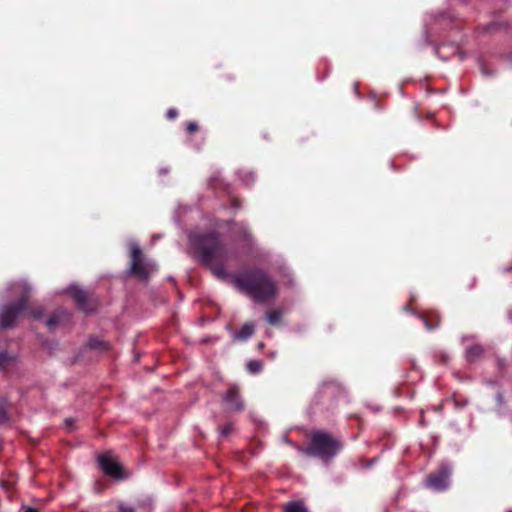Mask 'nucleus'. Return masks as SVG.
Here are the masks:
<instances>
[{
	"label": "nucleus",
	"instance_id": "nucleus-1",
	"mask_svg": "<svg viewBox=\"0 0 512 512\" xmlns=\"http://www.w3.org/2000/svg\"><path fill=\"white\" fill-rule=\"evenodd\" d=\"M188 239L198 260L210 268L217 278L226 279L228 274L225 264L230 259L236 258V255L221 241L219 233L216 231L191 232Z\"/></svg>",
	"mask_w": 512,
	"mask_h": 512
},
{
	"label": "nucleus",
	"instance_id": "nucleus-2",
	"mask_svg": "<svg viewBox=\"0 0 512 512\" xmlns=\"http://www.w3.org/2000/svg\"><path fill=\"white\" fill-rule=\"evenodd\" d=\"M232 279L241 292L257 303L270 301L278 294L276 281L260 268L246 270L234 275Z\"/></svg>",
	"mask_w": 512,
	"mask_h": 512
},
{
	"label": "nucleus",
	"instance_id": "nucleus-3",
	"mask_svg": "<svg viewBox=\"0 0 512 512\" xmlns=\"http://www.w3.org/2000/svg\"><path fill=\"white\" fill-rule=\"evenodd\" d=\"M16 288L21 292L20 299L15 303H9L0 308V327L3 329L12 328L18 317L28 308L31 287L25 281L11 283L8 286L9 291H13Z\"/></svg>",
	"mask_w": 512,
	"mask_h": 512
},
{
	"label": "nucleus",
	"instance_id": "nucleus-4",
	"mask_svg": "<svg viewBox=\"0 0 512 512\" xmlns=\"http://www.w3.org/2000/svg\"><path fill=\"white\" fill-rule=\"evenodd\" d=\"M300 453L319 457L323 460L333 458L341 449V443L324 431H317L311 436V444L307 447L294 446Z\"/></svg>",
	"mask_w": 512,
	"mask_h": 512
},
{
	"label": "nucleus",
	"instance_id": "nucleus-5",
	"mask_svg": "<svg viewBox=\"0 0 512 512\" xmlns=\"http://www.w3.org/2000/svg\"><path fill=\"white\" fill-rule=\"evenodd\" d=\"M131 264L129 273L142 280H148L150 275L157 271V264L143 256L140 246L137 242H130Z\"/></svg>",
	"mask_w": 512,
	"mask_h": 512
},
{
	"label": "nucleus",
	"instance_id": "nucleus-6",
	"mask_svg": "<svg viewBox=\"0 0 512 512\" xmlns=\"http://www.w3.org/2000/svg\"><path fill=\"white\" fill-rule=\"evenodd\" d=\"M452 468L449 463H442L438 470L430 473L425 480V486L435 492L445 491L450 486Z\"/></svg>",
	"mask_w": 512,
	"mask_h": 512
},
{
	"label": "nucleus",
	"instance_id": "nucleus-7",
	"mask_svg": "<svg viewBox=\"0 0 512 512\" xmlns=\"http://www.w3.org/2000/svg\"><path fill=\"white\" fill-rule=\"evenodd\" d=\"M338 392L339 387L334 381H325L320 385L314 397V404L321 405L328 410L333 407Z\"/></svg>",
	"mask_w": 512,
	"mask_h": 512
},
{
	"label": "nucleus",
	"instance_id": "nucleus-8",
	"mask_svg": "<svg viewBox=\"0 0 512 512\" xmlns=\"http://www.w3.org/2000/svg\"><path fill=\"white\" fill-rule=\"evenodd\" d=\"M222 402L225 410L230 413L241 412L244 410V401L239 393L237 385L231 386L222 396Z\"/></svg>",
	"mask_w": 512,
	"mask_h": 512
},
{
	"label": "nucleus",
	"instance_id": "nucleus-9",
	"mask_svg": "<svg viewBox=\"0 0 512 512\" xmlns=\"http://www.w3.org/2000/svg\"><path fill=\"white\" fill-rule=\"evenodd\" d=\"M98 463L103 472L110 477L118 480H123L127 477L121 465L108 454L100 455Z\"/></svg>",
	"mask_w": 512,
	"mask_h": 512
},
{
	"label": "nucleus",
	"instance_id": "nucleus-10",
	"mask_svg": "<svg viewBox=\"0 0 512 512\" xmlns=\"http://www.w3.org/2000/svg\"><path fill=\"white\" fill-rule=\"evenodd\" d=\"M66 292L72 295L81 310L85 311L86 313L91 312V310L86 307L87 294L84 290H82L79 286L72 284L66 289Z\"/></svg>",
	"mask_w": 512,
	"mask_h": 512
},
{
	"label": "nucleus",
	"instance_id": "nucleus-11",
	"mask_svg": "<svg viewBox=\"0 0 512 512\" xmlns=\"http://www.w3.org/2000/svg\"><path fill=\"white\" fill-rule=\"evenodd\" d=\"M234 341H247L255 332V325L251 322L245 323L239 330H231Z\"/></svg>",
	"mask_w": 512,
	"mask_h": 512
},
{
	"label": "nucleus",
	"instance_id": "nucleus-12",
	"mask_svg": "<svg viewBox=\"0 0 512 512\" xmlns=\"http://www.w3.org/2000/svg\"><path fill=\"white\" fill-rule=\"evenodd\" d=\"M237 234L236 242H241L249 250L253 244V238L247 225L244 223L239 224Z\"/></svg>",
	"mask_w": 512,
	"mask_h": 512
},
{
	"label": "nucleus",
	"instance_id": "nucleus-13",
	"mask_svg": "<svg viewBox=\"0 0 512 512\" xmlns=\"http://www.w3.org/2000/svg\"><path fill=\"white\" fill-rule=\"evenodd\" d=\"M66 318H68V313L65 310H57L47 319L46 325L49 329H52Z\"/></svg>",
	"mask_w": 512,
	"mask_h": 512
},
{
	"label": "nucleus",
	"instance_id": "nucleus-14",
	"mask_svg": "<svg viewBox=\"0 0 512 512\" xmlns=\"http://www.w3.org/2000/svg\"><path fill=\"white\" fill-rule=\"evenodd\" d=\"M446 48H449L453 51V53H457V55L459 56L460 60L463 61L465 58H466V54L463 52V51H460L458 50L457 48H455L454 46H449V45H441L439 46L438 48H436V53L438 55V57L443 60V61H447L449 60L450 56L447 55V54H444L443 53V50L446 49Z\"/></svg>",
	"mask_w": 512,
	"mask_h": 512
},
{
	"label": "nucleus",
	"instance_id": "nucleus-15",
	"mask_svg": "<svg viewBox=\"0 0 512 512\" xmlns=\"http://www.w3.org/2000/svg\"><path fill=\"white\" fill-rule=\"evenodd\" d=\"M285 512H308L305 504L301 500H294L291 502H288L285 505Z\"/></svg>",
	"mask_w": 512,
	"mask_h": 512
},
{
	"label": "nucleus",
	"instance_id": "nucleus-16",
	"mask_svg": "<svg viewBox=\"0 0 512 512\" xmlns=\"http://www.w3.org/2000/svg\"><path fill=\"white\" fill-rule=\"evenodd\" d=\"M9 402L7 398H3L0 402V426L7 424L9 422Z\"/></svg>",
	"mask_w": 512,
	"mask_h": 512
},
{
	"label": "nucleus",
	"instance_id": "nucleus-17",
	"mask_svg": "<svg viewBox=\"0 0 512 512\" xmlns=\"http://www.w3.org/2000/svg\"><path fill=\"white\" fill-rule=\"evenodd\" d=\"M87 347L94 350H107L108 343L98 337H91L87 342Z\"/></svg>",
	"mask_w": 512,
	"mask_h": 512
},
{
	"label": "nucleus",
	"instance_id": "nucleus-18",
	"mask_svg": "<svg viewBox=\"0 0 512 512\" xmlns=\"http://www.w3.org/2000/svg\"><path fill=\"white\" fill-rule=\"evenodd\" d=\"M239 178L245 183L246 185H250L255 182L256 176L254 172L248 171V170H239L237 172Z\"/></svg>",
	"mask_w": 512,
	"mask_h": 512
},
{
	"label": "nucleus",
	"instance_id": "nucleus-19",
	"mask_svg": "<svg viewBox=\"0 0 512 512\" xmlns=\"http://www.w3.org/2000/svg\"><path fill=\"white\" fill-rule=\"evenodd\" d=\"M483 352V349L480 345H472L466 349V357L468 360L472 361L479 357Z\"/></svg>",
	"mask_w": 512,
	"mask_h": 512
},
{
	"label": "nucleus",
	"instance_id": "nucleus-20",
	"mask_svg": "<svg viewBox=\"0 0 512 512\" xmlns=\"http://www.w3.org/2000/svg\"><path fill=\"white\" fill-rule=\"evenodd\" d=\"M281 316H282V311L281 310H273L271 312H269L267 314V321L271 324V325H277L280 323V320H281Z\"/></svg>",
	"mask_w": 512,
	"mask_h": 512
},
{
	"label": "nucleus",
	"instance_id": "nucleus-21",
	"mask_svg": "<svg viewBox=\"0 0 512 512\" xmlns=\"http://www.w3.org/2000/svg\"><path fill=\"white\" fill-rule=\"evenodd\" d=\"M247 370L252 374L259 373L262 370V362L259 360L249 361L247 363Z\"/></svg>",
	"mask_w": 512,
	"mask_h": 512
},
{
	"label": "nucleus",
	"instance_id": "nucleus-22",
	"mask_svg": "<svg viewBox=\"0 0 512 512\" xmlns=\"http://www.w3.org/2000/svg\"><path fill=\"white\" fill-rule=\"evenodd\" d=\"M233 430H234V425L231 422L226 423L223 426H220L219 427L220 437H222V438L228 437L233 432Z\"/></svg>",
	"mask_w": 512,
	"mask_h": 512
},
{
	"label": "nucleus",
	"instance_id": "nucleus-23",
	"mask_svg": "<svg viewBox=\"0 0 512 512\" xmlns=\"http://www.w3.org/2000/svg\"><path fill=\"white\" fill-rule=\"evenodd\" d=\"M138 508L143 512H152L153 504L151 498H146L143 501L138 503Z\"/></svg>",
	"mask_w": 512,
	"mask_h": 512
},
{
	"label": "nucleus",
	"instance_id": "nucleus-24",
	"mask_svg": "<svg viewBox=\"0 0 512 512\" xmlns=\"http://www.w3.org/2000/svg\"><path fill=\"white\" fill-rule=\"evenodd\" d=\"M12 360H13V358L11 356H9V354L6 351L0 352V367L1 368L6 367Z\"/></svg>",
	"mask_w": 512,
	"mask_h": 512
},
{
	"label": "nucleus",
	"instance_id": "nucleus-25",
	"mask_svg": "<svg viewBox=\"0 0 512 512\" xmlns=\"http://www.w3.org/2000/svg\"><path fill=\"white\" fill-rule=\"evenodd\" d=\"M436 318H438L437 316H435ZM421 319L425 325V328L428 330V331H431L433 330L434 328L438 327L439 326V319L436 320V323L435 325H432L430 324L429 320L426 318V317H423L421 316Z\"/></svg>",
	"mask_w": 512,
	"mask_h": 512
},
{
	"label": "nucleus",
	"instance_id": "nucleus-26",
	"mask_svg": "<svg viewBox=\"0 0 512 512\" xmlns=\"http://www.w3.org/2000/svg\"><path fill=\"white\" fill-rule=\"evenodd\" d=\"M119 512H135V508L129 505H125L123 502L118 503Z\"/></svg>",
	"mask_w": 512,
	"mask_h": 512
},
{
	"label": "nucleus",
	"instance_id": "nucleus-27",
	"mask_svg": "<svg viewBox=\"0 0 512 512\" xmlns=\"http://www.w3.org/2000/svg\"><path fill=\"white\" fill-rule=\"evenodd\" d=\"M480 70H481L482 74L486 77L494 76L496 74L494 70H490V69L486 68L484 65H480Z\"/></svg>",
	"mask_w": 512,
	"mask_h": 512
},
{
	"label": "nucleus",
	"instance_id": "nucleus-28",
	"mask_svg": "<svg viewBox=\"0 0 512 512\" xmlns=\"http://www.w3.org/2000/svg\"><path fill=\"white\" fill-rule=\"evenodd\" d=\"M177 115H178V112L174 108L168 109L167 114H166L167 118L170 120H174L177 117Z\"/></svg>",
	"mask_w": 512,
	"mask_h": 512
},
{
	"label": "nucleus",
	"instance_id": "nucleus-29",
	"mask_svg": "<svg viewBox=\"0 0 512 512\" xmlns=\"http://www.w3.org/2000/svg\"><path fill=\"white\" fill-rule=\"evenodd\" d=\"M186 129H187V132L192 133V132H195L198 130V125L195 122H189L187 124Z\"/></svg>",
	"mask_w": 512,
	"mask_h": 512
},
{
	"label": "nucleus",
	"instance_id": "nucleus-30",
	"mask_svg": "<svg viewBox=\"0 0 512 512\" xmlns=\"http://www.w3.org/2000/svg\"><path fill=\"white\" fill-rule=\"evenodd\" d=\"M436 357L439 358V361L442 363H446L449 360V356L444 352H439Z\"/></svg>",
	"mask_w": 512,
	"mask_h": 512
},
{
	"label": "nucleus",
	"instance_id": "nucleus-31",
	"mask_svg": "<svg viewBox=\"0 0 512 512\" xmlns=\"http://www.w3.org/2000/svg\"><path fill=\"white\" fill-rule=\"evenodd\" d=\"M30 315L35 319H40L43 316V310L30 311Z\"/></svg>",
	"mask_w": 512,
	"mask_h": 512
},
{
	"label": "nucleus",
	"instance_id": "nucleus-32",
	"mask_svg": "<svg viewBox=\"0 0 512 512\" xmlns=\"http://www.w3.org/2000/svg\"><path fill=\"white\" fill-rule=\"evenodd\" d=\"M24 512H39V510L33 507H27L24 509Z\"/></svg>",
	"mask_w": 512,
	"mask_h": 512
},
{
	"label": "nucleus",
	"instance_id": "nucleus-33",
	"mask_svg": "<svg viewBox=\"0 0 512 512\" xmlns=\"http://www.w3.org/2000/svg\"><path fill=\"white\" fill-rule=\"evenodd\" d=\"M73 423H74V419H72V418H68V419L65 420V424L67 426H72Z\"/></svg>",
	"mask_w": 512,
	"mask_h": 512
},
{
	"label": "nucleus",
	"instance_id": "nucleus-34",
	"mask_svg": "<svg viewBox=\"0 0 512 512\" xmlns=\"http://www.w3.org/2000/svg\"><path fill=\"white\" fill-rule=\"evenodd\" d=\"M497 400L500 404H502L504 402V398H503V395L501 393H498L497 394Z\"/></svg>",
	"mask_w": 512,
	"mask_h": 512
},
{
	"label": "nucleus",
	"instance_id": "nucleus-35",
	"mask_svg": "<svg viewBox=\"0 0 512 512\" xmlns=\"http://www.w3.org/2000/svg\"><path fill=\"white\" fill-rule=\"evenodd\" d=\"M159 173H160V174H162V175H165V174H167V173H168V169H167V168H161V169L159 170Z\"/></svg>",
	"mask_w": 512,
	"mask_h": 512
},
{
	"label": "nucleus",
	"instance_id": "nucleus-36",
	"mask_svg": "<svg viewBox=\"0 0 512 512\" xmlns=\"http://www.w3.org/2000/svg\"><path fill=\"white\" fill-rule=\"evenodd\" d=\"M213 182H214V179H211V182H209V185L215 187V184H213Z\"/></svg>",
	"mask_w": 512,
	"mask_h": 512
},
{
	"label": "nucleus",
	"instance_id": "nucleus-37",
	"mask_svg": "<svg viewBox=\"0 0 512 512\" xmlns=\"http://www.w3.org/2000/svg\"><path fill=\"white\" fill-rule=\"evenodd\" d=\"M263 346H264V344H263V343H259V344H258V347H259L260 349H261V348H263Z\"/></svg>",
	"mask_w": 512,
	"mask_h": 512
}]
</instances>
